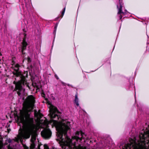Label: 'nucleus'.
I'll return each mask as SVG.
<instances>
[{"label":"nucleus","mask_w":149,"mask_h":149,"mask_svg":"<svg viewBox=\"0 0 149 149\" xmlns=\"http://www.w3.org/2000/svg\"><path fill=\"white\" fill-rule=\"evenodd\" d=\"M49 107L51 120L48 124H51L56 127L59 141L64 145L68 146L70 149H84L80 144L83 139H85L84 134L81 131H77L71 139L67 135V132L70 128V123L66 120H63L61 122L58 121L57 120H59L60 117V112L52 104H49Z\"/></svg>","instance_id":"obj_1"},{"label":"nucleus","mask_w":149,"mask_h":149,"mask_svg":"<svg viewBox=\"0 0 149 149\" xmlns=\"http://www.w3.org/2000/svg\"><path fill=\"white\" fill-rule=\"evenodd\" d=\"M35 101L33 96H28L25 109L20 110L19 114L17 116L18 123H21L24 128V132L22 134V137L24 139H28L31 135L30 146L31 149L34 148L37 144L36 140L37 134L35 131L36 126L34 123L33 118L30 117V112L33 109Z\"/></svg>","instance_id":"obj_2"},{"label":"nucleus","mask_w":149,"mask_h":149,"mask_svg":"<svg viewBox=\"0 0 149 149\" xmlns=\"http://www.w3.org/2000/svg\"><path fill=\"white\" fill-rule=\"evenodd\" d=\"M15 84V90L17 91V93L19 96H21L24 94V89L23 87V86L26 85L29 87L28 84L25 78H21L20 80L16 83L14 81Z\"/></svg>","instance_id":"obj_3"},{"label":"nucleus","mask_w":149,"mask_h":149,"mask_svg":"<svg viewBox=\"0 0 149 149\" xmlns=\"http://www.w3.org/2000/svg\"><path fill=\"white\" fill-rule=\"evenodd\" d=\"M119 0V6L118 5H117V8L118 9V12L117 13V15H119V17L120 19H121L122 17V15H121V14H124L125 13H126L127 11L126 10H125V12H124L122 11V8L123 7V3L122 2V1L121 0Z\"/></svg>","instance_id":"obj_4"},{"label":"nucleus","mask_w":149,"mask_h":149,"mask_svg":"<svg viewBox=\"0 0 149 149\" xmlns=\"http://www.w3.org/2000/svg\"><path fill=\"white\" fill-rule=\"evenodd\" d=\"M42 136L45 139H49L51 136L52 132L48 128L44 129L41 132Z\"/></svg>","instance_id":"obj_5"},{"label":"nucleus","mask_w":149,"mask_h":149,"mask_svg":"<svg viewBox=\"0 0 149 149\" xmlns=\"http://www.w3.org/2000/svg\"><path fill=\"white\" fill-rule=\"evenodd\" d=\"M19 66L18 64L15 65L14 67V70L15 71V72L14 74L17 77L19 76L21 77L22 76L21 73L19 71Z\"/></svg>","instance_id":"obj_6"},{"label":"nucleus","mask_w":149,"mask_h":149,"mask_svg":"<svg viewBox=\"0 0 149 149\" xmlns=\"http://www.w3.org/2000/svg\"><path fill=\"white\" fill-rule=\"evenodd\" d=\"M27 45V43L26 41L25 38H24L23 40V42H22V51L23 54H24L23 51L26 49V47Z\"/></svg>","instance_id":"obj_7"},{"label":"nucleus","mask_w":149,"mask_h":149,"mask_svg":"<svg viewBox=\"0 0 149 149\" xmlns=\"http://www.w3.org/2000/svg\"><path fill=\"white\" fill-rule=\"evenodd\" d=\"M42 114L38 112H37L36 111H35L34 112V116L38 118H41Z\"/></svg>","instance_id":"obj_8"},{"label":"nucleus","mask_w":149,"mask_h":149,"mask_svg":"<svg viewBox=\"0 0 149 149\" xmlns=\"http://www.w3.org/2000/svg\"><path fill=\"white\" fill-rule=\"evenodd\" d=\"M78 98L77 94V93L75 95V98L74 100V102L77 106H79V104L78 103Z\"/></svg>","instance_id":"obj_9"},{"label":"nucleus","mask_w":149,"mask_h":149,"mask_svg":"<svg viewBox=\"0 0 149 149\" xmlns=\"http://www.w3.org/2000/svg\"><path fill=\"white\" fill-rule=\"evenodd\" d=\"M57 27V25H56L54 27V30L53 32V34L55 36L56 35Z\"/></svg>","instance_id":"obj_10"},{"label":"nucleus","mask_w":149,"mask_h":149,"mask_svg":"<svg viewBox=\"0 0 149 149\" xmlns=\"http://www.w3.org/2000/svg\"><path fill=\"white\" fill-rule=\"evenodd\" d=\"M65 7L64 8H63V10L62 11V13H61V16H62V17H63V15H64V13L65 12Z\"/></svg>","instance_id":"obj_11"},{"label":"nucleus","mask_w":149,"mask_h":149,"mask_svg":"<svg viewBox=\"0 0 149 149\" xmlns=\"http://www.w3.org/2000/svg\"><path fill=\"white\" fill-rule=\"evenodd\" d=\"M44 149H49L48 147L46 144L44 145Z\"/></svg>","instance_id":"obj_12"},{"label":"nucleus","mask_w":149,"mask_h":149,"mask_svg":"<svg viewBox=\"0 0 149 149\" xmlns=\"http://www.w3.org/2000/svg\"><path fill=\"white\" fill-rule=\"evenodd\" d=\"M27 59H28V61L29 62H31V58H29V57H28V58Z\"/></svg>","instance_id":"obj_13"},{"label":"nucleus","mask_w":149,"mask_h":149,"mask_svg":"<svg viewBox=\"0 0 149 149\" xmlns=\"http://www.w3.org/2000/svg\"><path fill=\"white\" fill-rule=\"evenodd\" d=\"M7 141L9 143H10L11 142V140L10 139H9L7 140Z\"/></svg>","instance_id":"obj_14"},{"label":"nucleus","mask_w":149,"mask_h":149,"mask_svg":"<svg viewBox=\"0 0 149 149\" xmlns=\"http://www.w3.org/2000/svg\"><path fill=\"white\" fill-rule=\"evenodd\" d=\"M55 77L56 78V79H58V77L57 76V75H55Z\"/></svg>","instance_id":"obj_15"},{"label":"nucleus","mask_w":149,"mask_h":149,"mask_svg":"<svg viewBox=\"0 0 149 149\" xmlns=\"http://www.w3.org/2000/svg\"><path fill=\"white\" fill-rule=\"evenodd\" d=\"M58 25V23H57L56 24V25H57V26Z\"/></svg>","instance_id":"obj_16"},{"label":"nucleus","mask_w":149,"mask_h":149,"mask_svg":"<svg viewBox=\"0 0 149 149\" xmlns=\"http://www.w3.org/2000/svg\"><path fill=\"white\" fill-rule=\"evenodd\" d=\"M68 86H69V84H68Z\"/></svg>","instance_id":"obj_17"},{"label":"nucleus","mask_w":149,"mask_h":149,"mask_svg":"<svg viewBox=\"0 0 149 149\" xmlns=\"http://www.w3.org/2000/svg\"><path fill=\"white\" fill-rule=\"evenodd\" d=\"M39 149H40V148H39Z\"/></svg>","instance_id":"obj_18"}]
</instances>
